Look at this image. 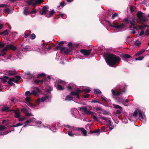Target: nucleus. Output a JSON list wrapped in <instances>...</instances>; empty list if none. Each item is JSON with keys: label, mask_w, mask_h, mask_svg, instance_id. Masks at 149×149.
<instances>
[{"label": "nucleus", "mask_w": 149, "mask_h": 149, "mask_svg": "<svg viewBox=\"0 0 149 149\" xmlns=\"http://www.w3.org/2000/svg\"><path fill=\"white\" fill-rule=\"evenodd\" d=\"M10 11V10L8 8H6L5 9L3 10V12L4 13H8V14L9 13Z\"/></svg>", "instance_id": "obj_46"}, {"label": "nucleus", "mask_w": 149, "mask_h": 149, "mask_svg": "<svg viewBox=\"0 0 149 149\" xmlns=\"http://www.w3.org/2000/svg\"><path fill=\"white\" fill-rule=\"evenodd\" d=\"M31 33L30 31H28V32H27V31L24 33V37L26 38H27L29 35Z\"/></svg>", "instance_id": "obj_36"}, {"label": "nucleus", "mask_w": 149, "mask_h": 149, "mask_svg": "<svg viewBox=\"0 0 149 149\" xmlns=\"http://www.w3.org/2000/svg\"><path fill=\"white\" fill-rule=\"evenodd\" d=\"M30 98L29 97H27L25 99L26 101L28 103L30 102Z\"/></svg>", "instance_id": "obj_61"}, {"label": "nucleus", "mask_w": 149, "mask_h": 149, "mask_svg": "<svg viewBox=\"0 0 149 149\" xmlns=\"http://www.w3.org/2000/svg\"><path fill=\"white\" fill-rule=\"evenodd\" d=\"M36 1V0H29L27 1L26 3L28 4V6H30L31 4H32L33 7H35L37 5H35L34 3Z\"/></svg>", "instance_id": "obj_11"}, {"label": "nucleus", "mask_w": 149, "mask_h": 149, "mask_svg": "<svg viewBox=\"0 0 149 149\" xmlns=\"http://www.w3.org/2000/svg\"><path fill=\"white\" fill-rule=\"evenodd\" d=\"M40 82L41 84H42L44 81H47V79L46 77L44 78V79H43L42 80H40Z\"/></svg>", "instance_id": "obj_54"}, {"label": "nucleus", "mask_w": 149, "mask_h": 149, "mask_svg": "<svg viewBox=\"0 0 149 149\" xmlns=\"http://www.w3.org/2000/svg\"><path fill=\"white\" fill-rule=\"evenodd\" d=\"M57 89L59 90H63L64 89V88L61 85L58 84L56 88Z\"/></svg>", "instance_id": "obj_29"}, {"label": "nucleus", "mask_w": 149, "mask_h": 149, "mask_svg": "<svg viewBox=\"0 0 149 149\" xmlns=\"http://www.w3.org/2000/svg\"><path fill=\"white\" fill-rule=\"evenodd\" d=\"M48 8L45 6L42 8V12H40V13L41 15H45L46 17V14H48L49 10H48Z\"/></svg>", "instance_id": "obj_6"}, {"label": "nucleus", "mask_w": 149, "mask_h": 149, "mask_svg": "<svg viewBox=\"0 0 149 149\" xmlns=\"http://www.w3.org/2000/svg\"><path fill=\"white\" fill-rule=\"evenodd\" d=\"M113 106L114 108L116 109H117L116 111V116H118V115H117L116 114L120 115L121 113V112L123 111V108L122 107L118 105L113 104Z\"/></svg>", "instance_id": "obj_5"}, {"label": "nucleus", "mask_w": 149, "mask_h": 149, "mask_svg": "<svg viewBox=\"0 0 149 149\" xmlns=\"http://www.w3.org/2000/svg\"><path fill=\"white\" fill-rule=\"evenodd\" d=\"M50 44H49V45H48V47H47V45H46V46L45 47L48 50H50L51 49L52 47H54V45L53 44H51L50 45Z\"/></svg>", "instance_id": "obj_31"}, {"label": "nucleus", "mask_w": 149, "mask_h": 149, "mask_svg": "<svg viewBox=\"0 0 149 149\" xmlns=\"http://www.w3.org/2000/svg\"><path fill=\"white\" fill-rule=\"evenodd\" d=\"M12 111H13L15 113V118H18L20 116V112H18L15 110H13Z\"/></svg>", "instance_id": "obj_18"}, {"label": "nucleus", "mask_w": 149, "mask_h": 149, "mask_svg": "<svg viewBox=\"0 0 149 149\" xmlns=\"http://www.w3.org/2000/svg\"><path fill=\"white\" fill-rule=\"evenodd\" d=\"M120 56L123 58L128 59L132 58V56L129 54H122L120 55Z\"/></svg>", "instance_id": "obj_13"}, {"label": "nucleus", "mask_w": 149, "mask_h": 149, "mask_svg": "<svg viewBox=\"0 0 149 149\" xmlns=\"http://www.w3.org/2000/svg\"><path fill=\"white\" fill-rule=\"evenodd\" d=\"M27 104L30 107H33L34 106V105L33 104L31 103L30 102L28 103Z\"/></svg>", "instance_id": "obj_63"}, {"label": "nucleus", "mask_w": 149, "mask_h": 149, "mask_svg": "<svg viewBox=\"0 0 149 149\" xmlns=\"http://www.w3.org/2000/svg\"><path fill=\"white\" fill-rule=\"evenodd\" d=\"M40 80L38 79H36L34 81V83L38 85V84L40 83Z\"/></svg>", "instance_id": "obj_64"}, {"label": "nucleus", "mask_w": 149, "mask_h": 149, "mask_svg": "<svg viewBox=\"0 0 149 149\" xmlns=\"http://www.w3.org/2000/svg\"><path fill=\"white\" fill-rule=\"evenodd\" d=\"M8 6V5L4 4H0V7H4L6 8Z\"/></svg>", "instance_id": "obj_41"}, {"label": "nucleus", "mask_w": 149, "mask_h": 149, "mask_svg": "<svg viewBox=\"0 0 149 149\" xmlns=\"http://www.w3.org/2000/svg\"><path fill=\"white\" fill-rule=\"evenodd\" d=\"M141 42L139 40H136L134 44L136 46L139 47L141 45Z\"/></svg>", "instance_id": "obj_30"}, {"label": "nucleus", "mask_w": 149, "mask_h": 149, "mask_svg": "<svg viewBox=\"0 0 149 149\" xmlns=\"http://www.w3.org/2000/svg\"><path fill=\"white\" fill-rule=\"evenodd\" d=\"M44 0H36V1L34 3L35 5H37V4H40L42 3L43 1Z\"/></svg>", "instance_id": "obj_38"}, {"label": "nucleus", "mask_w": 149, "mask_h": 149, "mask_svg": "<svg viewBox=\"0 0 149 149\" xmlns=\"http://www.w3.org/2000/svg\"><path fill=\"white\" fill-rule=\"evenodd\" d=\"M21 111L23 113H26L28 112L27 110L26 109L24 108L22 109Z\"/></svg>", "instance_id": "obj_51"}, {"label": "nucleus", "mask_w": 149, "mask_h": 149, "mask_svg": "<svg viewBox=\"0 0 149 149\" xmlns=\"http://www.w3.org/2000/svg\"><path fill=\"white\" fill-rule=\"evenodd\" d=\"M92 51V49L86 50L83 49L80 51V52L83 54L85 56H88L89 55Z\"/></svg>", "instance_id": "obj_7"}, {"label": "nucleus", "mask_w": 149, "mask_h": 149, "mask_svg": "<svg viewBox=\"0 0 149 149\" xmlns=\"http://www.w3.org/2000/svg\"><path fill=\"white\" fill-rule=\"evenodd\" d=\"M107 126L109 127V129L110 130H111L113 129L114 127L113 125L112 127H111L112 126V123L111 121L110 120H107L106 123Z\"/></svg>", "instance_id": "obj_10"}, {"label": "nucleus", "mask_w": 149, "mask_h": 149, "mask_svg": "<svg viewBox=\"0 0 149 149\" xmlns=\"http://www.w3.org/2000/svg\"><path fill=\"white\" fill-rule=\"evenodd\" d=\"M115 99L118 102H121L123 101V98L120 97H116Z\"/></svg>", "instance_id": "obj_22"}, {"label": "nucleus", "mask_w": 149, "mask_h": 149, "mask_svg": "<svg viewBox=\"0 0 149 149\" xmlns=\"http://www.w3.org/2000/svg\"><path fill=\"white\" fill-rule=\"evenodd\" d=\"M25 118V117L19 118V121L21 122Z\"/></svg>", "instance_id": "obj_58"}, {"label": "nucleus", "mask_w": 149, "mask_h": 149, "mask_svg": "<svg viewBox=\"0 0 149 149\" xmlns=\"http://www.w3.org/2000/svg\"><path fill=\"white\" fill-rule=\"evenodd\" d=\"M31 95V93L29 91H27L25 93V95L26 96H29Z\"/></svg>", "instance_id": "obj_45"}, {"label": "nucleus", "mask_w": 149, "mask_h": 149, "mask_svg": "<svg viewBox=\"0 0 149 149\" xmlns=\"http://www.w3.org/2000/svg\"><path fill=\"white\" fill-rule=\"evenodd\" d=\"M144 57L143 56H141L137 58H135V61L141 60L144 58Z\"/></svg>", "instance_id": "obj_39"}, {"label": "nucleus", "mask_w": 149, "mask_h": 149, "mask_svg": "<svg viewBox=\"0 0 149 149\" xmlns=\"http://www.w3.org/2000/svg\"><path fill=\"white\" fill-rule=\"evenodd\" d=\"M94 92L95 94H101L102 93L101 91L99 89H94Z\"/></svg>", "instance_id": "obj_25"}, {"label": "nucleus", "mask_w": 149, "mask_h": 149, "mask_svg": "<svg viewBox=\"0 0 149 149\" xmlns=\"http://www.w3.org/2000/svg\"><path fill=\"white\" fill-rule=\"evenodd\" d=\"M22 48L21 49L23 51L27 52L28 51L27 49H29V46L28 45H26L24 47H22Z\"/></svg>", "instance_id": "obj_17"}, {"label": "nucleus", "mask_w": 149, "mask_h": 149, "mask_svg": "<svg viewBox=\"0 0 149 149\" xmlns=\"http://www.w3.org/2000/svg\"><path fill=\"white\" fill-rule=\"evenodd\" d=\"M104 56L107 65L111 67H116L121 60L118 56L110 53H105Z\"/></svg>", "instance_id": "obj_1"}, {"label": "nucleus", "mask_w": 149, "mask_h": 149, "mask_svg": "<svg viewBox=\"0 0 149 149\" xmlns=\"http://www.w3.org/2000/svg\"><path fill=\"white\" fill-rule=\"evenodd\" d=\"M15 79L17 80H19L21 79V77L20 76L18 75L15 76Z\"/></svg>", "instance_id": "obj_57"}, {"label": "nucleus", "mask_w": 149, "mask_h": 149, "mask_svg": "<svg viewBox=\"0 0 149 149\" xmlns=\"http://www.w3.org/2000/svg\"><path fill=\"white\" fill-rule=\"evenodd\" d=\"M68 134L71 136H73L74 134L72 133V131H68Z\"/></svg>", "instance_id": "obj_48"}, {"label": "nucleus", "mask_w": 149, "mask_h": 149, "mask_svg": "<svg viewBox=\"0 0 149 149\" xmlns=\"http://www.w3.org/2000/svg\"><path fill=\"white\" fill-rule=\"evenodd\" d=\"M65 43V41H61L58 43V45H60L61 47L64 45V44Z\"/></svg>", "instance_id": "obj_49"}, {"label": "nucleus", "mask_w": 149, "mask_h": 149, "mask_svg": "<svg viewBox=\"0 0 149 149\" xmlns=\"http://www.w3.org/2000/svg\"><path fill=\"white\" fill-rule=\"evenodd\" d=\"M143 14L141 11L138 12L137 14V17L141 23H144L147 21V19L144 16Z\"/></svg>", "instance_id": "obj_4"}, {"label": "nucleus", "mask_w": 149, "mask_h": 149, "mask_svg": "<svg viewBox=\"0 0 149 149\" xmlns=\"http://www.w3.org/2000/svg\"><path fill=\"white\" fill-rule=\"evenodd\" d=\"M36 38V35L34 33L32 34L30 36V38L32 40Z\"/></svg>", "instance_id": "obj_40"}, {"label": "nucleus", "mask_w": 149, "mask_h": 149, "mask_svg": "<svg viewBox=\"0 0 149 149\" xmlns=\"http://www.w3.org/2000/svg\"><path fill=\"white\" fill-rule=\"evenodd\" d=\"M8 45H7L4 48L2 49V51H7L8 49H9Z\"/></svg>", "instance_id": "obj_52"}, {"label": "nucleus", "mask_w": 149, "mask_h": 149, "mask_svg": "<svg viewBox=\"0 0 149 149\" xmlns=\"http://www.w3.org/2000/svg\"><path fill=\"white\" fill-rule=\"evenodd\" d=\"M34 89L37 90L36 91L34 90L32 91L31 93V94H32L34 95H38L39 93H40L41 91H40L39 88L38 87H35Z\"/></svg>", "instance_id": "obj_8"}, {"label": "nucleus", "mask_w": 149, "mask_h": 149, "mask_svg": "<svg viewBox=\"0 0 149 149\" xmlns=\"http://www.w3.org/2000/svg\"><path fill=\"white\" fill-rule=\"evenodd\" d=\"M6 129V127H5L4 126L0 125V131Z\"/></svg>", "instance_id": "obj_53"}, {"label": "nucleus", "mask_w": 149, "mask_h": 149, "mask_svg": "<svg viewBox=\"0 0 149 149\" xmlns=\"http://www.w3.org/2000/svg\"><path fill=\"white\" fill-rule=\"evenodd\" d=\"M125 86H124L122 89L119 88L115 90L112 89L111 90L112 93L114 96H118L120 95H122L125 91Z\"/></svg>", "instance_id": "obj_3"}, {"label": "nucleus", "mask_w": 149, "mask_h": 149, "mask_svg": "<svg viewBox=\"0 0 149 149\" xmlns=\"http://www.w3.org/2000/svg\"><path fill=\"white\" fill-rule=\"evenodd\" d=\"M6 44L5 43H1V42H0V48L3 47Z\"/></svg>", "instance_id": "obj_59"}, {"label": "nucleus", "mask_w": 149, "mask_h": 149, "mask_svg": "<svg viewBox=\"0 0 149 149\" xmlns=\"http://www.w3.org/2000/svg\"><path fill=\"white\" fill-rule=\"evenodd\" d=\"M83 91L86 93H89L90 92L91 90L89 89L85 88L83 89Z\"/></svg>", "instance_id": "obj_44"}, {"label": "nucleus", "mask_w": 149, "mask_h": 149, "mask_svg": "<svg viewBox=\"0 0 149 149\" xmlns=\"http://www.w3.org/2000/svg\"><path fill=\"white\" fill-rule=\"evenodd\" d=\"M138 110H139L138 109H136L133 113V116L134 118H135L137 116Z\"/></svg>", "instance_id": "obj_28"}, {"label": "nucleus", "mask_w": 149, "mask_h": 149, "mask_svg": "<svg viewBox=\"0 0 149 149\" xmlns=\"http://www.w3.org/2000/svg\"><path fill=\"white\" fill-rule=\"evenodd\" d=\"M139 116V117H140L141 118L143 119V116L142 112L141 110H138Z\"/></svg>", "instance_id": "obj_35"}, {"label": "nucleus", "mask_w": 149, "mask_h": 149, "mask_svg": "<svg viewBox=\"0 0 149 149\" xmlns=\"http://www.w3.org/2000/svg\"><path fill=\"white\" fill-rule=\"evenodd\" d=\"M1 56H3L4 55H6V53L5 52V51L3 52L2 51V49L1 51Z\"/></svg>", "instance_id": "obj_55"}, {"label": "nucleus", "mask_w": 149, "mask_h": 149, "mask_svg": "<svg viewBox=\"0 0 149 149\" xmlns=\"http://www.w3.org/2000/svg\"><path fill=\"white\" fill-rule=\"evenodd\" d=\"M118 13H115L113 14L112 16V19H114L115 17L118 16Z\"/></svg>", "instance_id": "obj_47"}, {"label": "nucleus", "mask_w": 149, "mask_h": 149, "mask_svg": "<svg viewBox=\"0 0 149 149\" xmlns=\"http://www.w3.org/2000/svg\"><path fill=\"white\" fill-rule=\"evenodd\" d=\"M145 51V49H142L139 51L137 53L135 54V55L136 56H139L142 54Z\"/></svg>", "instance_id": "obj_19"}, {"label": "nucleus", "mask_w": 149, "mask_h": 149, "mask_svg": "<svg viewBox=\"0 0 149 149\" xmlns=\"http://www.w3.org/2000/svg\"><path fill=\"white\" fill-rule=\"evenodd\" d=\"M55 12L54 10H52L50 11H49L48 14H46V17H51L54 14Z\"/></svg>", "instance_id": "obj_16"}, {"label": "nucleus", "mask_w": 149, "mask_h": 149, "mask_svg": "<svg viewBox=\"0 0 149 149\" xmlns=\"http://www.w3.org/2000/svg\"><path fill=\"white\" fill-rule=\"evenodd\" d=\"M58 83L59 84H65V82L64 81H62L61 80H60L58 81Z\"/></svg>", "instance_id": "obj_56"}, {"label": "nucleus", "mask_w": 149, "mask_h": 149, "mask_svg": "<svg viewBox=\"0 0 149 149\" xmlns=\"http://www.w3.org/2000/svg\"><path fill=\"white\" fill-rule=\"evenodd\" d=\"M2 35L3 36L8 35L9 34L8 31V30L6 29L5 31L1 32Z\"/></svg>", "instance_id": "obj_32"}, {"label": "nucleus", "mask_w": 149, "mask_h": 149, "mask_svg": "<svg viewBox=\"0 0 149 149\" xmlns=\"http://www.w3.org/2000/svg\"><path fill=\"white\" fill-rule=\"evenodd\" d=\"M123 22H124L126 24L130 23L131 24L129 26L130 29L133 28V26H135L136 24L135 18L130 16H127L126 18H124L123 20Z\"/></svg>", "instance_id": "obj_2"}, {"label": "nucleus", "mask_w": 149, "mask_h": 149, "mask_svg": "<svg viewBox=\"0 0 149 149\" xmlns=\"http://www.w3.org/2000/svg\"><path fill=\"white\" fill-rule=\"evenodd\" d=\"M9 48L10 49L13 50H15L17 49V47L11 44L8 45Z\"/></svg>", "instance_id": "obj_21"}, {"label": "nucleus", "mask_w": 149, "mask_h": 149, "mask_svg": "<svg viewBox=\"0 0 149 149\" xmlns=\"http://www.w3.org/2000/svg\"><path fill=\"white\" fill-rule=\"evenodd\" d=\"M1 111H13L12 110L9 109V108L8 107H4L2 108Z\"/></svg>", "instance_id": "obj_15"}, {"label": "nucleus", "mask_w": 149, "mask_h": 149, "mask_svg": "<svg viewBox=\"0 0 149 149\" xmlns=\"http://www.w3.org/2000/svg\"><path fill=\"white\" fill-rule=\"evenodd\" d=\"M85 113L87 115H93L94 114L93 112L88 110H87L86 112H85Z\"/></svg>", "instance_id": "obj_33"}, {"label": "nucleus", "mask_w": 149, "mask_h": 149, "mask_svg": "<svg viewBox=\"0 0 149 149\" xmlns=\"http://www.w3.org/2000/svg\"><path fill=\"white\" fill-rule=\"evenodd\" d=\"M95 109H96L97 111H102V108L100 107H97L95 108Z\"/></svg>", "instance_id": "obj_62"}, {"label": "nucleus", "mask_w": 149, "mask_h": 149, "mask_svg": "<svg viewBox=\"0 0 149 149\" xmlns=\"http://www.w3.org/2000/svg\"><path fill=\"white\" fill-rule=\"evenodd\" d=\"M67 46L69 47L70 48V49L71 50H73L74 49V47L72 42H69Z\"/></svg>", "instance_id": "obj_27"}, {"label": "nucleus", "mask_w": 149, "mask_h": 149, "mask_svg": "<svg viewBox=\"0 0 149 149\" xmlns=\"http://www.w3.org/2000/svg\"><path fill=\"white\" fill-rule=\"evenodd\" d=\"M72 50H71V49L70 48L65 49V50L64 51V53L65 54H68L71 52V51Z\"/></svg>", "instance_id": "obj_34"}, {"label": "nucleus", "mask_w": 149, "mask_h": 149, "mask_svg": "<svg viewBox=\"0 0 149 149\" xmlns=\"http://www.w3.org/2000/svg\"><path fill=\"white\" fill-rule=\"evenodd\" d=\"M90 96V95L89 94H84L82 96L83 98H88L89 96Z\"/></svg>", "instance_id": "obj_43"}, {"label": "nucleus", "mask_w": 149, "mask_h": 149, "mask_svg": "<svg viewBox=\"0 0 149 149\" xmlns=\"http://www.w3.org/2000/svg\"><path fill=\"white\" fill-rule=\"evenodd\" d=\"M48 97L47 96H46L45 97H43L42 98L40 99V102H44L48 98Z\"/></svg>", "instance_id": "obj_42"}, {"label": "nucleus", "mask_w": 149, "mask_h": 149, "mask_svg": "<svg viewBox=\"0 0 149 149\" xmlns=\"http://www.w3.org/2000/svg\"><path fill=\"white\" fill-rule=\"evenodd\" d=\"M77 130L81 131L83 135L86 136L87 134L86 131L83 128H78Z\"/></svg>", "instance_id": "obj_12"}, {"label": "nucleus", "mask_w": 149, "mask_h": 149, "mask_svg": "<svg viewBox=\"0 0 149 149\" xmlns=\"http://www.w3.org/2000/svg\"><path fill=\"white\" fill-rule=\"evenodd\" d=\"M146 25H145L144 26H143L142 25H139V29L140 30H142L144 29L145 27L146 26Z\"/></svg>", "instance_id": "obj_50"}, {"label": "nucleus", "mask_w": 149, "mask_h": 149, "mask_svg": "<svg viewBox=\"0 0 149 149\" xmlns=\"http://www.w3.org/2000/svg\"><path fill=\"white\" fill-rule=\"evenodd\" d=\"M7 75L8 76H12L15 74V72L14 71L12 70L9 71L8 72Z\"/></svg>", "instance_id": "obj_24"}, {"label": "nucleus", "mask_w": 149, "mask_h": 149, "mask_svg": "<svg viewBox=\"0 0 149 149\" xmlns=\"http://www.w3.org/2000/svg\"><path fill=\"white\" fill-rule=\"evenodd\" d=\"M29 7H25L23 12V13L26 15H27L30 14V12L28 11Z\"/></svg>", "instance_id": "obj_14"}, {"label": "nucleus", "mask_w": 149, "mask_h": 149, "mask_svg": "<svg viewBox=\"0 0 149 149\" xmlns=\"http://www.w3.org/2000/svg\"><path fill=\"white\" fill-rule=\"evenodd\" d=\"M98 99L95 98L94 100L91 101V103H97Z\"/></svg>", "instance_id": "obj_60"}, {"label": "nucleus", "mask_w": 149, "mask_h": 149, "mask_svg": "<svg viewBox=\"0 0 149 149\" xmlns=\"http://www.w3.org/2000/svg\"><path fill=\"white\" fill-rule=\"evenodd\" d=\"M107 22L109 23L110 26L112 27H113L116 29H120V28L121 26H120V25L114 23H113L112 24H111V22L109 21H108Z\"/></svg>", "instance_id": "obj_9"}, {"label": "nucleus", "mask_w": 149, "mask_h": 149, "mask_svg": "<svg viewBox=\"0 0 149 149\" xmlns=\"http://www.w3.org/2000/svg\"><path fill=\"white\" fill-rule=\"evenodd\" d=\"M73 98V97H72L70 95H69L66 96L65 100L68 101L72 100Z\"/></svg>", "instance_id": "obj_26"}, {"label": "nucleus", "mask_w": 149, "mask_h": 149, "mask_svg": "<svg viewBox=\"0 0 149 149\" xmlns=\"http://www.w3.org/2000/svg\"><path fill=\"white\" fill-rule=\"evenodd\" d=\"M79 109L81 111L83 110L84 112L85 113L88 110L87 108L85 107H82L79 108Z\"/></svg>", "instance_id": "obj_23"}, {"label": "nucleus", "mask_w": 149, "mask_h": 149, "mask_svg": "<svg viewBox=\"0 0 149 149\" xmlns=\"http://www.w3.org/2000/svg\"><path fill=\"white\" fill-rule=\"evenodd\" d=\"M45 76V74L44 73H42L41 74H38L37 75V78H40L41 77H44Z\"/></svg>", "instance_id": "obj_37"}, {"label": "nucleus", "mask_w": 149, "mask_h": 149, "mask_svg": "<svg viewBox=\"0 0 149 149\" xmlns=\"http://www.w3.org/2000/svg\"><path fill=\"white\" fill-rule=\"evenodd\" d=\"M78 94H79V92H77V89L75 90L74 91H72L70 93V95L72 96L77 95Z\"/></svg>", "instance_id": "obj_20"}]
</instances>
